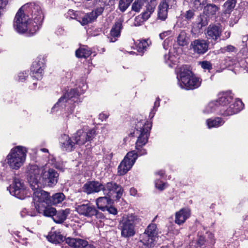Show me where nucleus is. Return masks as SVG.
I'll return each mask as SVG.
<instances>
[{
  "mask_svg": "<svg viewBox=\"0 0 248 248\" xmlns=\"http://www.w3.org/2000/svg\"><path fill=\"white\" fill-rule=\"evenodd\" d=\"M233 96L231 92H226L223 93L221 96L216 101V102L219 106V112L221 114V109H227V106L232 102Z\"/></svg>",
  "mask_w": 248,
  "mask_h": 248,
  "instance_id": "23",
  "label": "nucleus"
},
{
  "mask_svg": "<svg viewBox=\"0 0 248 248\" xmlns=\"http://www.w3.org/2000/svg\"><path fill=\"white\" fill-rule=\"evenodd\" d=\"M144 21H145V20L140 15H139L135 18L134 25L135 26H139L142 25Z\"/></svg>",
  "mask_w": 248,
  "mask_h": 248,
  "instance_id": "53",
  "label": "nucleus"
},
{
  "mask_svg": "<svg viewBox=\"0 0 248 248\" xmlns=\"http://www.w3.org/2000/svg\"><path fill=\"white\" fill-rule=\"evenodd\" d=\"M236 3V0H227L223 5L224 13L230 14L234 9Z\"/></svg>",
  "mask_w": 248,
  "mask_h": 248,
  "instance_id": "36",
  "label": "nucleus"
},
{
  "mask_svg": "<svg viewBox=\"0 0 248 248\" xmlns=\"http://www.w3.org/2000/svg\"><path fill=\"white\" fill-rule=\"evenodd\" d=\"M110 197L108 196L99 197L96 200L97 208L103 211H106V208L110 204Z\"/></svg>",
  "mask_w": 248,
  "mask_h": 248,
  "instance_id": "30",
  "label": "nucleus"
},
{
  "mask_svg": "<svg viewBox=\"0 0 248 248\" xmlns=\"http://www.w3.org/2000/svg\"><path fill=\"white\" fill-rule=\"evenodd\" d=\"M206 123L208 128L217 127L223 125L224 121L219 117H216L214 119H208L206 120Z\"/></svg>",
  "mask_w": 248,
  "mask_h": 248,
  "instance_id": "31",
  "label": "nucleus"
},
{
  "mask_svg": "<svg viewBox=\"0 0 248 248\" xmlns=\"http://www.w3.org/2000/svg\"><path fill=\"white\" fill-rule=\"evenodd\" d=\"M60 143L62 149L68 152L72 151L76 144L75 141H73L69 136L66 134L62 136Z\"/></svg>",
  "mask_w": 248,
  "mask_h": 248,
  "instance_id": "25",
  "label": "nucleus"
},
{
  "mask_svg": "<svg viewBox=\"0 0 248 248\" xmlns=\"http://www.w3.org/2000/svg\"><path fill=\"white\" fill-rule=\"evenodd\" d=\"M222 31V26L220 23L210 24L205 31L207 40L214 44L219 42Z\"/></svg>",
  "mask_w": 248,
  "mask_h": 248,
  "instance_id": "10",
  "label": "nucleus"
},
{
  "mask_svg": "<svg viewBox=\"0 0 248 248\" xmlns=\"http://www.w3.org/2000/svg\"><path fill=\"white\" fill-rule=\"evenodd\" d=\"M48 240L53 243H60L65 241L69 246L74 248H84L88 247L87 241L80 239L71 237L65 238L60 232H51L47 236Z\"/></svg>",
  "mask_w": 248,
  "mask_h": 248,
  "instance_id": "5",
  "label": "nucleus"
},
{
  "mask_svg": "<svg viewBox=\"0 0 248 248\" xmlns=\"http://www.w3.org/2000/svg\"><path fill=\"white\" fill-rule=\"evenodd\" d=\"M91 54V51L85 47H80L76 51V56L78 58H87L89 57Z\"/></svg>",
  "mask_w": 248,
  "mask_h": 248,
  "instance_id": "38",
  "label": "nucleus"
},
{
  "mask_svg": "<svg viewBox=\"0 0 248 248\" xmlns=\"http://www.w3.org/2000/svg\"><path fill=\"white\" fill-rule=\"evenodd\" d=\"M148 40H142L137 44L136 47L137 51L142 55L147 47L149 46Z\"/></svg>",
  "mask_w": 248,
  "mask_h": 248,
  "instance_id": "41",
  "label": "nucleus"
},
{
  "mask_svg": "<svg viewBox=\"0 0 248 248\" xmlns=\"http://www.w3.org/2000/svg\"><path fill=\"white\" fill-rule=\"evenodd\" d=\"M69 102L71 103L69 104L68 103H67V104L68 105H70V106L67 108L66 110L69 114H72L74 112L75 105L74 104V102H71L70 101H69ZM66 104H67V103H65V105H66ZM64 106L66 107V105Z\"/></svg>",
  "mask_w": 248,
  "mask_h": 248,
  "instance_id": "54",
  "label": "nucleus"
},
{
  "mask_svg": "<svg viewBox=\"0 0 248 248\" xmlns=\"http://www.w3.org/2000/svg\"><path fill=\"white\" fill-rule=\"evenodd\" d=\"M219 106H218L216 101L211 102L207 106H206L204 109L203 110L204 113H210L215 112L216 110L219 109Z\"/></svg>",
  "mask_w": 248,
  "mask_h": 248,
  "instance_id": "39",
  "label": "nucleus"
},
{
  "mask_svg": "<svg viewBox=\"0 0 248 248\" xmlns=\"http://www.w3.org/2000/svg\"><path fill=\"white\" fill-rule=\"evenodd\" d=\"M117 0H94L95 5L101 3L104 6H113Z\"/></svg>",
  "mask_w": 248,
  "mask_h": 248,
  "instance_id": "47",
  "label": "nucleus"
},
{
  "mask_svg": "<svg viewBox=\"0 0 248 248\" xmlns=\"http://www.w3.org/2000/svg\"><path fill=\"white\" fill-rule=\"evenodd\" d=\"M207 0H191L192 8L200 11L207 3Z\"/></svg>",
  "mask_w": 248,
  "mask_h": 248,
  "instance_id": "37",
  "label": "nucleus"
},
{
  "mask_svg": "<svg viewBox=\"0 0 248 248\" xmlns=\"http://www.w3.org/2000/svg\"><path fill=\"white\" fill-rule=\"evenodd\" d=\"M106 211H108L110 214H113L114 215H116L117 214V210L116 208L113 206H107L106 209Z\"/></svg>",
  "mask_w": 248,
  "mask_h": 248,
  "instance_id": "57",
  "label": "nucleus"
},
{
  "mask_svg": "<svg viewBox=\"0 0 248 248\" xmlns=\"http://www.w3.org/2000/svg\"><path fill=\"white\" fill-rule=\"evenodd\" d=\"M167 33V32H163V33H161L159 34V36H160V38L161 39H163L165 37V36H166V34Z\"/></svg>",
  "mask_w": 248,
  "mask_h": 248,
  "instance_id": "63",
  "label": "nucleus"
},
{
  "mask_svg": "<svg viewBox=\"0 0 248 248\" xmlns=\"http://www.w3.org/2000/svg\"><path fill=\"white\" fill-rule=\"evenodd\" d=\"M168 7L160 3L158 6V18L162 21L165 20L168 16Z\"/></svg>",
  "mask_w": 248,
  "mask_h": 248,
  "instance_id": "35",
  "label": "nucleus"
},
{
  "mask_svg": "<svg viewBox=\"0 0 248 248\" xmlns=\"http://www.w3.org/2000/svg\"><path fill=\"white\" fill-rule=\"evenodd\" d=\"M108 115L102 113L99 114V119H100L102 121H103L104 120H106L108 118Z\"/></svg>",
  "mask_w": 248,
  "mask_h": 248,
  "instance_id": "59",
  "label": "nucleus"
},
{
  "mask_svg": "<svg viewBox=\"0 0 248 248\" xmlns=\"http://www.w3.org/2000/svg\"><path fill=\"white\" fill-rule=\"evenodd\" d=\"M190 215V210L189 209L187 208L181 209L175 213V222L178 225L183 224L189 217Z\"/></svg>",
  "mask_w": 248,
  "mask_h": 248,
  "instance_id": "26",
  "label": "nucleus"
},
{
  "mask_svg": "<svg viewBox=\"0 0 248 248\" xmlns=\"http://www.w3.org/2000/svg\"><path fill=\"white\" fill-rule=\"evenodd\" d=\"M27 150L24 147L18 146L12 149L7 156L10 167L15 170L19 169L25 160Z\"/></svg>",
  "mask_w": 248,
  "mask_h": 248,
  "instance_id": "6",
  "label": "nucleus"
},
{
  "mask_svg": "<svg viewBox=\"0 0 248 248\" xmlns=\"http://www.w3.org/2000/svg\"><path fill=\"white\" fill-rule=\"evenodd\" d=\"M11 0H0V18L6 11V7Z\"/></svg>",
  "mask_w": 248,
  "mask_h": 248,
  "instance_id": "46",
  "label": "nucleus"
},
{
  "mask_svg": "<svg viewBox=\"0 0 248 248\" xmlns=\"http://www.w3.org/2000/svg\"><path fill=\"white\" fill-rule=\"evenodd\" d=\"M42 152H45V153H46V152H48V150L46 149V148H42L41 149V150Z\"/></svg>",
  "mask_w": 248,
  "mask_h": 248,
  "instance_id": "64",
  "label": "nucleus"
},
{
  "mask_svg": "<svg viewBox=\"0 0 248 248\" xmlns=\"http://www.w3.org/2000/svg\"><path fill=\"white\" fill-rule=\"evenodd\" d=\"M80 95V93L78 89H72L69 92L65 93L63 95L58 101V102L55 104L53 107L52 108V110H54L55 108L59 106L62 107L65 106V103H68L69 102L78 103L80 102L81 101L78 96Z\"/></svg>",
  "mask_w": 248,
  "mask_h": 248,
  "instance_id": "11",
  "label": "nucleus"
},
{
  "mask_svg": "<svg viewBox=\"0 0 248 248\" xmlns=\"http://www.w3.org/2000/svg\"><path fill=\"white\" fill-rule=\"evenodd\" d=\"M200 64L202 68L204 70H208V71H210L213 68L212 64L209 61H203L202 62H200Z\"/></svg>",
  "mask_w": 248,
  "mask_h": 248,
  "instance_id": "50",
  "label": "nucleus"
},
{
  "mask_svg": "<svg viewBox=\"0 0 248 248\" xmlns=\"http://www.w3.org/2000/svg\"><path fill=\"white\" fill-rule=\"evenodd\" d=\"M95 136V130L93 129L85 132L82 129H79L74 134L72 137L76 144L82 145L88 141H91Z\"/></svg>",
  "mask_w": 248,
  "mask_h": 248,
  "instance_id": "16",
  "label": "nucleus"
},
{
  "mask_svg": "<svg viewBox=\"0 0 248 248\" xmlns=\"http://www.w3.org/2000/svg\"><path fill=\"white\" fill-rule=\"evenodd\" d=\"M70 213V210L69 208L59 211L56 210V213L54 214L53 220L56 223H62L66 219Z\"/></svg>",
  "mask_w": 248,
  "mask_h": 248,
  "instance_id": "28",
  "label": "nucleus"
},
{
  "mask_svg": "<svg viewBox=\"0 0 248 248\" xmlns=\"http://www.w3.org/2000/svg\"><path fill=\"white\" fill-rule=\"evenodd\" d=\"M159 98L158 97L157 98L156 101H155L154 103V106L153 109H155L156 108H157L159 106ZM155 112H154V110H152V111L150 112V116H151L152 118H153L154 116Z\"/></svg>",
  "mask_w": 248,
  "mask_h": 248,
  "instance_id": "55",
  "label": "nucleus"
},
{
  "mask_svg": "<svg viewBox=\"0 0 248 248\" xmlns=\"http://www.w3.org/2000/svg\"><path fill=\"white\" fill-rule=\"evenodd\" d=\"M156 174L162 177L165 174V171L163 170H160L156 172Z\"/></svg>",
  "mask_w": 248,
  "mask_h": 248,
  "instance_id": "62",
  "label": "nucleus"
},
{
  "mask_svg": "<svg viewBox=\"0 0 248 248\" xmlns=\"http://www.w3.org/2000/svg\"><path fill=\"white\" fill-rule=\"evenodd\" d=\"M102 191L104 194L110 198L113 194H115L113 198L118 200L122 197L124 189L120 185L111 181L108 182L104 185H103Z\"/></svg>",
  "mask_w": 248,
  "mask_h": 248,
  "instance_id": "14",
  "label": "nucleus"
},
{
  "mask_svg": "<svg viewBox=\"0 0 248 248\" xmlns=\"http://www.w3.org/2000/svg\"><path fill=\"white\" fill-rule=\"evenodd\" d=\"M93 14H92L91 12L86 14L82 18L81 20L80 21V23L82 25H86L90 23H92L95 20V19L93 16Z\"/></svg>",
  "mask_w": 248,
  "mask_h": 248,
  "instance_id": "40",
  "label": "nucleus"
},
{
  "mask_svg": "<svg viewBox=\"0 0 248 248\" xmlns=\"http://www.w3.org/2000/svg\"><path fill=\"white\" fill-rule=\"evenodd\" d=\"M36 210L38 213L42 214L45 217H51L52 219L56 213V209L49 205V203H47L45 205H41L40 207H38Z\"/></svg>",
  "mask_w": 248,
  "mask_h": 248,
  "instance_id": "27",
  "label": "nucleus"
},
{
  "mask_svg": "<svg viewBox=\"0 0 248 248\" xmlns=\"http://www.w3.org/2000/svg\"><path fill=\"white\" fill-rule=\"evenodd\" d=\"M190 48L199 55L205 54L208 50L209 42L202 39H197L191 42Z\"/></svg>",
  "mask_w": 248,
  "mask_h": 248,
  "instance_id": "19",
  "label": "nucleus"
},
{
  "mask_svg": "<svg viewBox=\"0 0 248 248\" xmlns=\"http://www.w3.org/2000/svg\"><path fill=\"white\" fill-rule=\"evenodd\" d=\"M202 26L197 22L193 23L191 32L192 34L195 35H199L202 32Z\"/></svg>",
  "mask_w": 248,
  "mask_h": 248,
  "instance_id": "44",
  "label": "nucleus"
},
{
  "mask_svg": "<svg viewBox=\"0 0 248 248\" xmlns=\"http://www.w3.org/2000/svg\"><path fill=\"white\" fill-rule=\"evenodd\" d=\"M177 78L181 88L187 90L198 88L202 81L199 78L195 76L187 65H183L179 68Z\"/></svg>",
  "mask_w": 248,
  "mask_h": 248,
  "instance_id": "3",
  "label": "nucleus"
},
{
  "mask_svg": "<svg viewBox=\"0 0 248 248\" xmlns=\"http://www.w3.org/2000/svg\"><path fill=\"white\" fill-rule=\"evenodd\" d=\"M65 199V196L62 192H58L54 194L51 197H50V201L49 203L53 205H56L60 203H62Z\"/></svg>",
  "mask_w": 248,
  "mask_h": 248,
  "instance_id": "32",
  "label": "nucleus"
},
{
  "mask_svg": "<svg viewBox=\"0 0 248 248\" xmlns=\"http://www.w3.org/2000/svg\"><path fill=\"white\" fill-rule=\"evenodd\" d=\"M103 184L98 181H89L85 183L81 188V191L90 195L102 191Z\"/></svg>",
  "mask_w": 248,
  "mask_h": 248,
  "instance_id": "20",
  "label": "nucleus"
},
{
  "mask_svg": "<svg viewBox=\"0 0 248 248\" xmlns=\"http://www.w3.org/2000/svg\"><path fill=\"white\" fill-rule=\"evenodd\" d=\"M10 193L19 199H24L27 197L28 192L22 180L18 177L13 178L12 183L7 187Z\"/></svg>",
  "mask_w": 248,
  "mask_h": 248,
  "instance_id": "8",
  "label": "nucleus"
},
{
  "mask_svg": "<svg viewBox=\"0 0 248 248\" xmlns=\"http://www.w3.org/2000/svg\"><path fill=\"white\" fill-rule=\"evenodd\" d=\"M146 10L140 15L142 18L146 21L151 16V15L154 12L155 7L146 5Z\"/></svg>",
  "mask_w": 248,
  "mask_h": 248,
  "instance_id": "42",
  "label": "nucleus"
},
{
  "mask_svg": "<svg viewBox=\"0 0 248 248\" xmlns=\"http://www.w3.org/2000/svg\"><path fill=\"white\" fill-rule=\"evenodd\" d=\"M123 20L119 19L113 25L110 31V34L111 36L109 40L110 42H115L117 40L116 37H118L120 36L121 31L123 28Z\"/></svg>",
  "mask_w": 248,
  "mask_h": 248,
  "instance_id": "24",
  "label": "nucleus"
},
{
  "mask_svg": "<svg viewBox=\"0 0 248 248\" xmlns=\"http://www.w3.org/2000/svg\"><path fill=\"white\" fill-rule=\"evenodd\" d=\"M165 183L157 180L155 182V186L159 190H162L164 189Z\"/></svg>",
  "mask_w": 248,
  "mask_h": 248,
  "instance_id": "56",
  "label": "nucleus"
},
{
  "mask_svg": "<svg viewBox=\"0 0 248 248\" xmlns=\"http://www.w3.org/2000/svg\"><path fill=\"white\" fill-rule=\"evenodd\" d=\"M44 17L40 5L33 2L28 3L17 12L13 27L20 34L26 33L28 36H32L41 28Z\"/></svg>",
  "mask_w": 248,
  "mask_h": 248,
  "instance_id": "1",
  "label": "nucleus"
},
{
  "mask_svg": "<svg viewBox=\"0 0 248 248\" xmlns=\"http://www.w3.org/2000/svg\"><path fill=\"white\" fill-rule=\"evenodd\" d=\"M195 9L192 8V9H189L186 11L184 15H183V17L187 21L191 20L193 19L195 15Z\"/></svg>",
  "mask_w": 248,
  "mask_h": 248,
  "instance_id": "48",
  "label": "nucleus"
},
{
  "mask_svg": "<svg viewBox=\"0 0 248 248\" xmlns=\"http://www.w3.org/2000/svg\"><path fill=\"white\" fill-rule=\"evenodd\" d=\"M156 225L155 224H151L148 225L144 233L142 235L141 241L147 248L154 247L155 240L157 235Z\"/></svg>",
  "mask_w": 248,
  "mask_h": 248,
  "instance_id": "13",
  "label": "nucleus"
},
{
  "mask_svg": "<svg viewBox=\"0 0 248 248\" xmlns=\"http://www.w3.org/2000/svg\"><path fill=\"white\" fill-rule=\"evenodd\" d=\"M41 170L37 165H30L26 171L27 179L32 189L40 187Z\"/></svg>",
  "mask_w": 248,
  "mask_h": 248,
  "instance_id": "9",
  "label": "nucleus"
},
{
  "mask_svg": "<svg viewBox=\"0 0 248 248\" xmlns=\"http://www.w3.org/2000/svg\"><path fill=\"white\" fill-rule=\"evenodd\" d=\"M161 3L169 8H172L176 5L177 1L176 0H164Z\"/></svg>",
  "mask_w": 248,
  "mask_h": 248,
  "instance_id": "51",
  "label": "nucleus"
},
{
  "mask_svg": "<svg viewBox=\"0 0 248 248\" xmlns=\"http://www.w3.org/2000/svg\"><path fill=\"white\" fill-rule=\"evenodd\" d=\"M59 173L53 169H49L45 171L42 175V181L44 185L53 187L58 181Z\"/></svg>",
  "mask_w": 248,
  "mask_h": 248,
  "instance_id": "18",
  "label": "nucleus"
},
{
  "mask_svg": "<svg viewBox=\"0 0 248 248\" xmlns=\"http://www.w3.org/2000/svg\"><path fill=\"white\" fill-rule=\"evenodd\" d=\"M132 1L133 0H120L119 3V10L121 12H124L129 6Z\"/></svg>",
  "mask_w": 248,
  "mask_h": 248,
  "instance_id": "43",
  "label": "nucleus"
},
{
  "mask_svg": "<svg viewBox=\"0 0 248 248\" xmlns=\"http://www.w3.org/2000/svg\"><path fill=\"white\" fill-rule=\"evenodd\" d=\"M244 104L242 101L239 99H237L232 103L230 105L227 109H221V115L228 116L232 115L239 112L243 109Z\"/></svg>",
  "mask_w": 248,
  "mask_h": 248,
  "instance_id": "21",
  "label": "nucleus"
},
{
  "mask_svg": "<svg viewBox=\"0 0 248 248\" xmlns=\"http://www.w3.org/2000/svg\"><path fill=\"white\" fill-rule=\"evenodd\" d=\"M236 50V48L232 45H228L223 47H221L220 49L221 53H224L226 52H234Z\"/></svg>",
  "mask_w": 248,
  "mask_h": 248,
  "instance_id": "52",
  "label": "nucleus"
},
{
  "mask_svg": "<svg viewBox=\"0 0 248 248\" xmlns=\"http://www.w3.org/2000/svg\"><path fill=\"white\" fill-rule=\"evenodd\" d=\"M76 210L79 215L87 217L95 216L97 218H101L102 216V213L98 212L95 207L90 203L78 205Z\"/></svg>",
  "mask_w": 248,
  "mask_h": 248,
  "instance_id": "17",
  "label": "nucleus"
},
{
  "mask_svg": "<svg viewBox=\"0 0 248 248\" xmlns=\"http://www.w3.org/2000/svg\"><path fill=\"white\" fill-rule=\"evenodd\" d=\"M140 222V218L133 214L123 217L120 221L118 228L121 231L122 237L128 238L136 234V226Z\"/></svg>",
  "mask_w": 248,
  "mask_h": 248,
  "instance_id": "4",
  "label": "nucleus"
},
{
  "mask_svg": "<svg viewBox=\"0 0 248 248\" xmlns=\"http://www.w3.org/2000/svg\"><path fill=\"white\" fill-rule=\"evenodd\" d=\"M145 2L146 5H148L151 6L155 7L156 5V0H143Z\"/></svg>",
  "mask_w": 248,
  "mask_h": 248,
  "instance_id": "58",
  "label": "nucleus"
},
{
  "mask_svg": "<svg viewBox=\"0 0 248 248\" xmlns=\"http://www.w3.org/2000/svg\"><path fill=\"white\" fill-rule=\"evenodd\" d=\"M216 243L214 235L207 232L204 235L198 234L197 239L191 241L189 248H211Z\"/></svg>",
  "mask_w": 248,
  "mask_h": 248,
  "instance_id": "7",
  "label": "nucleus"
},
{
  "mask_svg": "<svg viewBox=\"0 0 248 248\" xmlns=\"http://www.w3.org/2000/svg\"><path fill=\"white\" fill-rule=\"evenodd\" d=\"M26 76L24 75V73H20L18 75L19 80L23 81L26 79Z\"/></svg>",
  "mask_w": 248,
  "mask_h": 248,
  "instance_id": "60",
  "label": "nucleus"
},
{
  "mask_svg": "<svg viewBox=\"0 0 248 248\" xmlns=\"http://www.w3.org/2000/svg\"><path fill=\"white\" fill-rule=\"evenodd\" d=\"M151 125L149 124L140 122L138 123L136 127V130L131 133L132 136L134 137L135 134H138V139L136 142L135 154L138 156L145 155L147 154V150L143 148L148 140L150 131Z\"/></svg>",
  "mask_w": 248,
  "mask_h": 248,
  "instance_id": "2",
  "label": "nucleus"
},
{
  "mask_svg": "<svg viewBox=\"0 0 248 248\" xmlns=\"http://www.w3.org/2000/svg\"><path fill=\"white\" fill-rule=\"evenodd\" d=\"M93 6L95 7V8L91 13L92 14H93V17L96 20L98 16H99L103 14L105 10V6L102 5L101 3H99V4H97L96 5H95L94 3V0L93 1Z\"/></svg>",
  "mask_w": 248,
  "mask_h": 248,
  "instance_id": "34",
  "label": "nucleus"
},
{
  "mask_svg": "<svg viewBox=\"0 0 248 248\" xmlns=\"http://www.w3.org/2000/svg\"><path fill=\"white\" fill-rule=\"evenodd\" d=\"M203 8V14L208 17L215 16L219 9L217 6L213 3H206Z\"/></svg>",
  "mask_w": 248,
  "mask_h": 248,
  "instance_id": "29",
  "label": "nucleus"
},
{
  "mask_svg": "<svg viewBox=\"0 0 248 248\" xmlns=\"http://www.w3.org/2000/svg\"><path fill=\"white\" fill-rule=\"evenodd\" d=\"M197 22L200 24L202 27H204L208 25L209 20L208 19L207 17L205 16L200 15L198 19V21Z\"/></svg>",
  "mask_w": 248,
  "mask_h": 248,
  "instance_id": "49",
  "label": "nucleus"
},
{
  "mask_svg": "<svg viewBox=\"0 0 248 248\" xmlns=\"http://www.w3.org/2000/svg\"><path fill=\"white\" fill-rule=\"evenodd\" d=\"M43 61V59L42 61H38L33 62L31 68L32 78L37 80H41L43 77V72L45 65Z\"/></svg>",
  "mask_w": 248,
  "mask_h": 248,
  "instance_id": "22",
  "label": "nucleus"
},
{
  "mask_svg": "<svg viewBox=\"0 0 248 248\" xmlns=\"http://www.w3.org/2000/svg\"><path fill=\"white\" fill-rule=\"evenodd\" d=\"M137 155L135 154V151L129 152L118 167V173L119 175H124L130 170L136 159Z\"/></svg>",
  "mask_w": 248,
  "mask_h": 248,
  "instance_id": "12",
  "label": "nucleus"
},
{
  "mask_svg": "<svg viewBox=\"0 0 248 248\" xmlns=\"http://www.w3.org/2000/svg\"><path fill=\"white\" fill-rule=\"evenodd\" d=\"M34 192L33 194V201L34 208L40 207L41 205H45L47 203H49L50 201V196L49 193L40 189L39 187L32 189Z\"/></svg>",
  "mask_w": 248,
  "mask_h": 248,
  "instance_id": "15",
  "label": "nucleus"
},
{
  "mask_svg": "<svg viewBox=\"0 0 248 248\" xmlns=\"http://www.w3.org/2000/svg\"><path fill=\"white\" fill-rule=\"evenodd\" d=\"M130 193L131 195L135 196L137 193V190L134 188H131Z\"/></svg>",
  "mask_w": 248,
  "mask_h": 248,
  "instance_id": "61",
  "label": "nucleus"
},
{
  "mask_svg": "<svg viewBox=\"0 0 248 248\" xmlns=\"http://www.w3.org/2000/svg\"><path fill=\"white\" fill-rule=\"evenodd\" d=\"M145 4V2L143 0H135L132 6V10L136 12L140 11L142 6Z\"/></svg>",
  "mask_w": 248,
  "mask_h": 248,
  "instance_id": "45",
  "label": "nucleus"
},
{
  "mask_svg": "<svg viewBox=\"0 0 248 248\" xmlns=\"http://www.w3.org/2000/svg\"><path fill=\"white\" fill-rule=\"evenodd\" d=\"M189 37L187 36L186 33L182 31L179 33L177 37V42L180 46H186L188 44Z\"/></svg>",
  "mask_w": 248,
  "mask_h": 248,
  "instance_id": "33",
  "label": "nucleus"
}]
</instances>
